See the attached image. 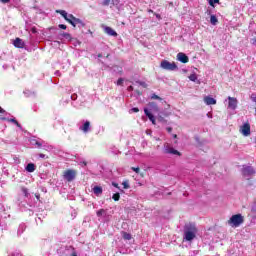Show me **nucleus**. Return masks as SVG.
<instances>
[{
  "label": "nucleus",
  "instance_id": "f257e3e1",
  "mask_svg": "<svg viewBox=\"0 0 256 256\" xmlns=\"http://www.w3.org/2000/svg\"><path fill=\"white\" fill-rule=\"evenodd\" d=\"M244 222L245 218H243V215L235 214L228 220V225H230V227H240Z\"/></svg>",
  "mask_w": 256,
  "mask_h": 256
},
{
  "label": "nucleus",
  "instance_id": "f03ea898",
  "mask_svg": "<svg viewBox=\"0 0 256 256\" xmlns=\"http://www.w3.org/2000/svg\"><path fill=\"white\" fill-rule=\"evenodd\" d=\"M161 69H165V71H177L178 67L175 62H169L167 60H162L160 63Z\"/></svg>",
  "mask_w": 256,
  "mask_h": 256
},
{
  "label": "nucleus",
  "instance_id": "7ed1b4c3",
  "mask_svg": "<svg viewBox=\"0 0 256 256\" xmlns=\"http://www.w3.org/2000/svg\"><path fill=\"white\" fill-rule=\"evenodd\" d=\"M67 23L72 25V27H77V25H79V27H85V23L81 19L76 18L75 16H73V14H69V18L67 19Z\"/></svg>",
  "mask_w": 256,
  "mask_h": 256
},
{
  "label": "nucleus",
  "instance_id": "20e7f679",
  "mask_svg": "<svg viewBox=\"0 0 256 256\" xmlns=\"http://www.w3.org/2000/svg\"><path fill=\"white\" fill-rule=\"evenodd\" d=\"M77 177V171L73 169H68L63 172V178L68 181V183H71V181H74V179Z\"/></svg>",
  "mask_w": 256,
  "mask_h": 256
},
{
  "label": "nucleus",
  "instance_id": "39448f33",
  "mask_svg": "<svg viewBox=\"0 0 256 256\" xmlns=\"http://www.w3.org/2000/svg\"><path fill=\"white\" fill-rule=\"evenodd\" d=\"M164 153L166 155H178V157H181V152H179L178 150H175V148L170 147L169 144H166L164 146Z\"/></svg>",
  "mask_w": 256,
  "mask_h": 256
},
{
  "label": "nucleus",
  "instance_id": "423d86ee",
  "mask_svg": "<svg viewBox=\"0 0 256 256\" xmlns=\"http://www.w3.org/2000/svg\"><path fill=\"white\" fill-rule=\"evenodd\" d=\"M240 132L244 137H249L251 135V124L249 122H246L244 125L241 126Z\"/></svg>",
  "mask_w": 256,
  "mask_h": 256
},
{
  "label": "nucleus",
  "instance_id": "0eeeda50",
  "mask_svg": "<svg viewBox=\"0 0 256 256\" xmlns=\"http://www.w3.org/2000/svg\"><path fill=\"white\" fill-rule=\"evenodd\" d=\"M255 174V169L251 166H244L242 168V175L243 177H251Z\"/></svg>",
  "mask_w": 256,
  "mask_h": 256
},
{
  "label": "nucleus",
  "instance_id": "6e6552de",
  "mask_svg": "<svg viewBox=\"0 0 256 256\" xmlns=\"http://www.w3.org/2000/svg\"><path fill=\"white\" fill-rule=\"evenodd\" d=\"M13 45H14V47H16V49H24L25 48V42L21 38H16L13 41Z\"/></svg>",
  "mask_w": 256,
  "mask_h": 256
},
{
  "label": "nucleus",
  "instance_id": "1a4fd4ad",
  "mask_svg": "<svg viewBox=\"0 0 256 256\" xmlns=\"http://www.w3.org/2000/svg\"><path fill=\"white\" fill-rule=\"evenodd\" d=\"M228 101H229L228 102L229 109H233V110L237 109V98L229 96Z\"/></svg>",
  "mask_w": 256,
  "mask_h": 256
},
{
  "label": "nucleus",
  "instance_id": "9d476101",
  "mask_svg": "<svg viewBox=\"0 0 256 256\" xmlns=\"http://www.w3.org/2000/svg\"><path fill=\"white\" fill-rule=\"evenodd\" d=\"M104 33H106V35H109L110 37H117L118 35L117 32L109 26L104 27Z\"/></svg>",
  "mask_w": 256,
  "mask_h": 256
},
{
  "label": "nucleus",
  "instance_id": "9b49d317",
  "mask_svg": "<svg viewBox=\"0 0 256 256\" xmlns=\"http://www.w3.org/2000/svg\"><path fill=\"white\" fill-rule=\"evenodd\" d=\"M177 59L180 61V63H187L189 61V56L183 52H179L177 54Z\"/></svg>",
  "mask_w": 256,
  "mask_h": 256
},
{
  "label": "nucleus",
  "instance_id": "f8f14e48",
  "mask_svg": "<svg viewBox=\"0 0 256 256\" xmlns=\"http://www.w3.org/2000/svg\"><path fill=\"white\" fill-rule=\"evenodd\" d=\"M204 103L206 105H217V100H215V98H212L210 96H206L204 97Z\"/></svg>",
  "mask_w": 256,
  "mask_h": 256
},
{
  "label": "nucleus",
  "instance_id": "ddd939ff",
  "mask_svg": "<svg viewBox=\"0 0 256 256\" xmlns=\"http://www.w3.org/2000/svg\"><path fill=\"white\" fill-rule=\"evenodd\" d=\"M148 107L153 113H159V106H157L156 102H149Z\"/></svg>",
  "mask_w": 256,
  "mask_h": 256
},
{
  "label": "nucleus",
  "instance_id": "4468645a",
  "mask_svg": "<svg viewBox=\"0 0 256 256\" xmlns=\"http://www.w3.org/2000/svg\"><path fill=\"white\" fill-rule=\"evenodd\" d=\"M91 127V122L86 121L82 127H80V130L83 131V133H89V129Z\"/></svg>",
  "mask_w": 256,
  "mask_h": 256
},
{
  "label": "nucleus",
  "instance_id": "2eb2a0df",
  "mask_svg": "<svg viewBox=\"0 0 256 256\" xmlns=\"http://www.w3.org/2000/svg\"><path fill=\"white\" fill-rule=\"evenodd\" d=\"M194 238H195V234L193 232H191V231L185 232L186 241H193Z\"/></svg>",
  "mask_w": 256,
  "mask_h": 256
},
{
  "label": "nucleus",
  "instance_id": "dca6fc26",
  "mask_svg": "<svg viewBox=\"0 0 256 256\" xmlns=\"http://www.w3.org/2000/svg\"><path fill=\"white\" fill-rule=\"evenodd\" d=\"M94 195H102L103 194V188L100 186H95L93 188Z\"/></svg>",
  "mask_w": 256,
  "mask_h": 256
},
{
  "label": "nucleus",
  "instance_id": "f3484780",
  "mask_svg": "<svg viewBox=\"0 0 256 256\" xmlns=\"http://www.w3.org/2000/svg\"><path fill=\"white\" fill-rule=\"evenodd\" d=\"M56 13H59V15L63 16L65 21H67V19H69V15L67 14V11H65V10H56Z\"/></svg>",
  "mask_w": 256,
  "mask_h": 256
},
{
  "label": "nucleus",
  "instance_id": "a211bd4d",
  "mask_svg": "<svg viewBox=\"0 0 256 256\" xmlns=\"http://www.w3.org/2000/svg\"><path fill=\"white\" fill-rule=\"evenodd\" d=\"M26 171H28V173H33V172L35 171V164L29 163V164L26 166Z\"/></svg>",
  "mask_w": 256,
  "mask_h": 256
},
{
  "label": "nucleus",
  "instance_id": "6ab92c4d",
  "mask_svg": "<svg viewBox=\"0 0 256 256\" xmlns=\"http://www.w3.org/2000/svg\"><path fill=\"white\" fill-rule=\"evenodd\" d=\"M144 113H145L146 117H148V119H149L150 121H153V119H155V116H153V115L151 114V112H150L147 108L144 109Z\"/></svg>",
  "mask_w": 256,
  "mask_h": 256
},
{
  "label": "nucleus",
  "instance_id": "aec40b11",
  "mask_svg": "<svg viewBox=\"0 0 256 256\" xmlns=\"http://www.w3.org/2000/svg\"><path fill=\"white\" fill-rule=\"evenodd\" d=\"M210 23H211V25H217V23H219V20L217 19V16L211 15L210 16Z\"/></svg>",
  "mask_w": 256,
  "mask_h": 256
},
{
  "label": "nucleus",
  "instance_id": "412c9836",
  "mask_svg": "<svg viewBox=\"0 0 256 256\" xmlns=\"http://www.w3.org/2000/svg\"><path fill=\"white\" fill-rule=\"evenodd\" d=\"M122 237L123 239H125V241H131V239L133 238L131 234L127 232H122Z\"/></svg>",
  "mask_w": 256,
  "mask_h": 256
},
{
  "label": "nucleus",
  "instance_id": "4be33fe9",
  "mask_svg": "<svg viewBox=\"0 0 256 256\" xmlns=\"http://www.w3.org/2000/svg\"><path fill=\"white\" fill-rule=\"evenodd\" d=\"M112 199L113 201H119V199H121V194L119 193L113 194Z\"/></svg>",
  "mask_w": 256,
  "mask_h": 256
},
{
  "label": "nucleus",
  "instance_id": "5701e85b",
  "mask_svg": "<svg viewBox=\"0 0 256 256\" xmlns=\"http://www.w3.org/2000/svg\"><path fill=\"white\" fill-rule=\"evenodd\" d=\"M136 83L138 84V85H140L141 87H143L144 89H147V87H148V85H147V83H145V82H143V81H136Z\"/></svg>",
  "mask_w": 256,
  "mask_h": 256
},
{
  "label": "nucleus",
  "instance_id": "b1692460",
  "mask_svg": "<svg viewBox=\"0 0 256 256\" xmlns=\"http://www.w3.org/2000/svg\"><path fill=\"white\" fill-rule=\"evenodd\" d=\"M188 79L190 80V81H193V82H195V81H197V74H191L189 77H188Z\"/></svg>",
  "mask_w": 256,
  "mask_h": 256
},
{
  "label": "nucleus",
  "instance_id": "393cba45",
  "mask_svg": "<svg viewBox=\"0 0 256 256\" xmlns=\"http://www.w3.org/2000/svg\"><path fill=\"white\" fill-rule=\"evenodd\" d=\"M60 35H61V37H64L65 39H71V34H69L67 32H63Z\"/></svg>",
  "mask_w": 256,
  "mask_h": 256
},
{
  "label": "nucleus",
  "instance_id": "a878e982",
  "mask_svg": "<svg viewBox=\"0 0 256 256\" xmlns=\"http://www.w3.org/2000/svg\"><path fill=\"white\" fill-rule=\"evenodd\" d=\"M103 7H108V5H111V0H102Z\"/></svg>",
  "mask_w": 256,
  "mask_h": 256
},
{
  "label": "nucleus",
  "instance_id": "bb28decb",
  "mask_svg": "<svg viewBox=\"0 0 256 256\" xmlns=\"http://www.w3.org/2000/svg\"><path fill=\"white\" fill-rule=\"evenodd\" d=\"M151 99H157L158 101H163V98H161L159 95L157 94H152L151 95Z\"/></svg>",
  "mask_w": 256,
  "mask_h": 256
},
{
  "label": "nucleus",
  "instance_id": "cd10ccee",
  "mask_svg": "<svg viewBox=\"0 0 256 256\" xmlns=\"http://www.w3.org/2000/svg\"><path fill=\"white\" fill-rule=\"evenodd\" d=\"M10 122H11V123H14V125H16V126H18V127H21V124H19V122H18L17 119H15V118L10 119Z\"/></svg>",
  "mask_w": 256,
  "mask_h": 256
},
{
  "label": "nucleus",
  "instance_id": "c85d7f7f",
  "mask_svg": "<svg viewBox=\"0 0 256 256\" xmlns=\"http://www.w3.org/2000/svg\"><path fill=\"white\" fill-rule=\"evenodd\" d=\"M215 3H219V0H209V5L215 7Z\"/></svg>",
  "mask_w": 256,
  "mask_h": 256
},
{
  "label": "nucleus",
  "instance_id": "c756f323",
  "mask_svg": "<svg viewBox=\"0 0 256 256\" xmlns=\"http://www.w3.org/2000/svg\"><path fill=\"white\" fill-rule=\"evenodd\" d=\"M103 213H105V209H100L96 212L97 217H101V215H103Z\"/></svg>",
  "mask_w": 256,
  "mask_h": 256
},
{
  "label": "nucleus",
  "instance_id": "7c9ffc66",
  "mask_svg": "<svg viewBox=\"0 0 256 256\" xmlns=\"http://www.w3.org/2000/svg\"><path fill=\"white\" fill-rule=\"evenodd\" d=\"M122 185H123V188L124 189H129L131 186L129 185V182H127V181H124L123 183H122Z\"/></svg>",
  "mask_w": 256,
  "mask_h": 256
},
{
  "label": "nucleus",
  "instance_id": "2f4dec72",
  "mask_svg": "<svg viewBox=\"0 0 256 256\" xmlns=\"http://www.w3.org/2000/svg\"><path fill=\"white\" fill-rule=\"evenodd\" d=\"M131 170L134 171V173H140L141 172V168H139V167H132Z\"/></svg>",
  "mask_w": 256,
  "mask_h": 256
},
{
  "label": "nucleus",
  "instance_id": "473e14b6",
  "mask_svg": "<svg viewBox=\"0 0 256 256\" xmlns=\"http://www.w3.org/2000/svg\"><path fill=\"white\" fill-rule=\"evenodd\" d=\"M124 79L123 78H119L118 80H117V85H123V83H124Z\"/></svg>",
  "mask_w": 256,
  "mask_h": 256
},
{
  "label": "nucleus",
  "instance_id": "72a5a7b5",
  "mask_svg": "<svg viewBox=\"0 0 256 256\" xmlns=\"http://www.w3.org/2000/svg\"><path fill=\"white\" fill-rule=\"evenodd\" d=\"M58 27L59 29H63V30L67 29V25L65 24H59Z\"/></svg>",
  "mask_w": 256,
  "mask_h": 256
},
{
  "label": "nucleus",
  "instance_id": "f704fd0d",
  "mask_svg": "<svg viewBox=\"0 0 256 256\" xmlns=\"http://www.w3.org/2000/svg\"><path fill=\"white\" fill-rule=\"evenodd\" d=\"M131 111H132L133 113H139V108L134 107V108L131 109Z\"/></svg>",
  "mask_w": 256,
  "mask_h": 256
},
{
  "label": "nucleus",
  "instance_id": "c9c22d12",
  "mask_svg": "<svg viewBox=\"0 0 256 256\" xmlns=\"http://www.w3.org/2000/svg\"><path fill=\"white\" fill-rule=\"evenodd\" d=\"M166 131H168V133H171V131H173V128L168 127V128H166Z\"/></svg>",
  "mask_w": 256,
  "mask_h": 256
},
{
  "label": "nucleus",
  "instance_id": "e433bc0d",
  "mask_svg": "<svg viewBox=\"0 0 256 256\" xmlns=\"http://www.w3.org/2000/svg\"><path fill=\"white\" fill-rule=\"evenodd\" d=\"M40 159H45V154H39Z\"/></svg>",
  "mask_w": 256,
  "mask_h": 256
},
{
  "label": "nucleus",
  "instance_id": "4c0bfd02",
  "mask_svg": "<svg viewBox=\"0 0 256 256\" xmlns=\"http://www.w3.org/2000/svg\"><path fill=\"white\" fill-rule=\"evenodd\" d=\"M155 17H157L158 19H161V15L160 14H157V13H154Z\"/></svg>",
  "mask_w": 256,
  "mask_h": 256
},
{
  "label": "nucleus",
  "instance_id": "58836bf2",
  "mask_svg": "<svg viewBox=\"0 0 256 256\" xmlns=\"http://www.w3.org/2000/svg\"><path fill=\"white\" fill-rule=\"evenodd\" d=\"M1 1V3H9V1H11V0H0Z\"/></svg>",
  "mask_w": 256,
  "mask_h": 256
},
{
  "label": "nucleus",
  "instance_id": "ea45409f",
  "mask_svg": "<svg viewBox=\"0 0 256 256\" xmlns=\"http://www.w3.org/2000/svg\"><path fill=\"white\" fill-rule=\"evenodd\" d=\"M112 185H113L114 187H116L117 189H119V184L113 183Z\"/></svg>",
  "mask_w": 256,
  "mask_h": 256
},
{
  "label": "nucleus",
  "instance_id": "a19ab883",
  "mask_svg": "<svg viewBox=\"0 0 256 256\" xmlns=\"http://www.w3.org/2000/svg\"><path fill=\"white\" fill-rule=\"evenodd\" d=\"M0 113H5V109L0 106Z\"/></svg>",
  "mask_w": 256,
  "mask_h": 256
},
{
  "label": "nucleus",
  "instance_id": "79ce46f5",
  "mask_svg": "<svg viewBox=\"0 0 256 256\" xmlns=\"http://www.w3.org/2000/svg\"><path fill=\"white\" fill-rule=\"evenodd\" d=\"M148 13H153L155 15V12L152 9H148Z\"/></svg>",
  "mask_w": 256,
  "mask_h": 256
},
{
  "label": "nucleus",
  "instance_id": "37998d69",
  "mask_svg": "<svg viewBox=\"0 0 256 256\" xmlns=\"http://www.w3.org/2000/svg\"><path fill=\"white\" fill-rule=\"evenodd\" d=\"M128 91H133V86H129Z\"/></svg>",
  "mask_w": 256,
  "mask_h": 256
},
{
  "label": "nucleus",
  "instance_id": "c03bdc74",
  "mask_svg": "<svg viewBox=\"0 0 256 256\" xmlns=\"http://www.w3.org/2000/svg\"><path fill=\"white\" fill-rule=\"evenodd\" d=\"M36 145H37L38 147H42V144H41L40 142H36Z\"/></svg>",
  "mask_w": 256,
  "mask_h": 256
},
{
  "label": "nucleus",
  "instance_id": "a18cd8bd",
  "mask_svg": "<svg viewBox=\"0 0 256 256\" xmlns=\"http://www.w3.org/2000/svg\"><path fill=\"white\" fill-rule=\"evenodd\" d=\"M81 164L84 165V166H87V162L86 161L81 162Z\"/></svg>",
  "mask_w": 256,
  "mask_h": 256
},
{
  "label": "nucleus",
  "instance_id": "49530a36",
  "mask_svg": "<svg viewBox=\"0 0 256 256\" xmlns=\"http://www.w3.org/2000/svg\"><path fill=\"white\" fill-rule=\"evenodd\" d=\"M158 121H163V117L159 116Z\"/></svg>",
  "mask_w": 256,
  "mask_h": 256
},
{
  "label": "nucleus",
  "instance_id": "de8ad7c7",
  "mask_svg": "<svg viewBox=\"0 0 256 256\" xmlns=\"http://www.w3.org/2000/svg\"><path fill=\"white\" fill-rule=\"evenodd\" d=\"M1 121H7V118L2 117V118H1Z\"/></svg>",
  "mask_w": 256,
  "mask_h": 256
},
{
  "label": "nucleus",
  "instance_id": "09e8293b",
  "mask_svg": "<svg viewBox=\"0 0 256 256\" xmlns=\"http://www.w3.org/2000/svg\"><path fill=\"white\" fill-rule=\"evenodd\" d=\"M32 33H37V31L35 30V28L32 29Z\"/></svg>",
  "mask_w": 256,
  "mask_h": 256
},
{
  "label": "nucleus",
  "instance_id": "8fccbe9b",
  "mask_svg": "<svg viewBox=\"0 0 256 256\" xmlns=\"http://www.w3.org/2000/svg\"><path fill=\"white\" fill-rule=\"evenodd\" d=\"M151 123H152L153 125H155V118H153V121H151Z\"/></svg>",
  "mask_w": 256,
  "mask_h": 256
},
{
  "label": "nucleus",
  "instance_id": "3c124183",
  "mask_svg": "<svg viewBox=\"0 0 256 256\" xmlns=\"http://www.w3.org/2000/svg\"><path fill=\"white\" fill-rule=\"evenodd\" d=\"M252 211H253L254 213H256V208H255V207H253V208H252Z\"/></svg>",
  "mask_w": 256,
  "mask_h": 256
},
{
  "label": "nucleus",
  "instance_id": "603ef678",
  "mask_svg": "<svg viewBox=\"0 0 256 256\" xmlns=\"http://www.w3.org/2000/svg\"><path fill=\"white\" fill-rule=\"evenodd\" d=\"M72 256H77V252H73V253H72Z\"/></svg>",
  "mask_w": 256,
  "mask_h": 256
},
{
  "label": "nucleus",
  "instance_id": "864d4df0",
  "mask_svg": "<svg viewBox=\"0 0 256 256\" xmlns=\"http://www.w3.org/2000/svg\"><path fill=\"white\" fill-rule=\"evenodd\" d=\"M173 138H174V139H177V134H174V135H173Z\"/></svg>",
  "mask_w": 256,
  "mask_h": 256
},
{
  "label": "nucleus",
  "instance_id": "5fc2aeb1",
  "mask_svg": "<svg viewBox=\"0 0 256 256\" xmlns=\"http://www.w3.org/2000/svg\"><path fill=\"white\" fill-rule=\"evenodd\" d=\"M98 57L101 58V57H103V55L102 54H98Z\"/></svg>",
  "mask_w": 256,
  "mask_h": 256
},
{
  "label": "nucleus",
  "instance_id": "6e6d98bb",
  "mask_svg": "<svg viewBox=\"0 0 256 256\" xmlns=\"http://www.w3.org/2000/svg\"><path fill=\"white\" fill-rule=\"evenodd\" d=\"M138 95H141V92L137 91Z\"/></svg>",
  "mask_w": 256,
  "mask_h": 256
},
{
  "label": "nucleus",
  "instance_id": "4d7b16f0",
  "mask_svg": "<svg viewBox=\"0 0 256 256\" xmlns=\"http://www.w3.org/2000/svg\"><path fill=\"white\" fill-rule=\"evenodd\" d=\"M254 42L256 43V39H254Z\"/></svg>",
  "mask_w": 256,
  "mask_h": 256
}]
</instances>
